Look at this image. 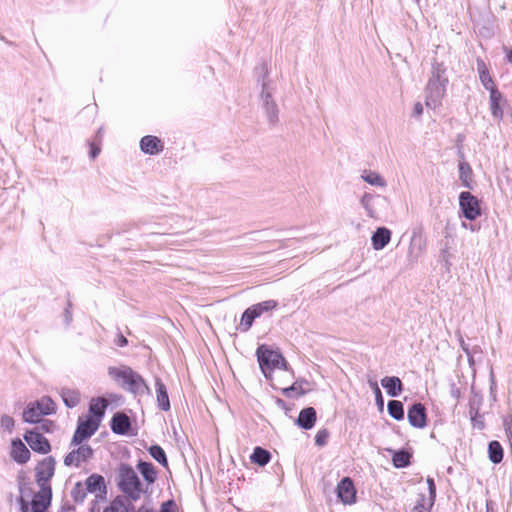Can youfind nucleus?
Here are the masks:
<instances>
[{
  "label": "nucleus",
  "instance_id": "1",
  "mask_svg": "<svg viewBox=\"0 0 512 512\" xmlns=\"http://www.w3.org/2000/svg\"><path fill=\"white\" fill-rule=\"evenodd\" d=\"M38 491H34L28 484L20 487V510L21 512H47L51 504L52 488L51 486H38Z\"/></svg>",
  "mask_w": 512,
  "mask_h": 512
},
{
  "label": "nucleus",
  "instance_id": "2",
  "mask_svg": "<svg viewBox=\"0 0 512 512\" xmlns=\"http://www.w3.org/2000/svg\"><path fill=\"white\" fill-rule=\"evenodd\" d=\"M109 375L115 381L120 383L123 388L134 394L142 392L144 388L149 390L145 380L138 373L134 372L130 367H111L109 368Z\"/></svg>",
  "mask_w": 512,
  "mask_h": 512
},
{
  "label": "nucleus",
  "instance_id": "3",
  "mask_svg": "<svg viewBox=\"0 0 512 512\" xmlns=\"http://www.w3.org/2000/svg\"><path fill=\"white\" fill-rule=\"evenodd\" d=\"M118 486L123 493L133 500H138L143 493L139 477L129 465L122 464L120 466Z\"/></svg>",
  "mask_w": 512,
  "mask_h": 512
},
{
  "label": "nucleus",
  "instance_id": "4",
  "mask_svg": "<svg viewBox=\"0 0 512 512\" xmlns=\"http://www.w3.org/2000/svg\"><path fill=\"white\" fill-rule=\"evenodd\" d=\"M260 368L266 378H270L271 373L276 369L286 366V361L278 351L270 349L267 345H260L256 351Z\"/></svg>",
  "mask_w": 512,
  "mask_h": 512
},
{
  "label": "nucleus",
  "instance_id": "5",
  "mask_svg": "<svg viewBox=\"0 0 512 512\" xmlns=\"http://www.w3.org/2000/svg\"><path fill=\"white\" fill-rule=\"evenodd\" d=\"M56 412V404L48 397L43 396L39 400L31 402L23 411V421L27 423H39L43 416Z\"/></svg>",
  "mask_w": 512,
  "mask_h": 512
},
{
  "label": "nucleus",
  "instance_id": "6",
  "mask_svg": "<svg viewBox=\"0 0 512 512\" xmlns=\"http://www.w3.org/2000/svg\"><path fill=\"white\" fill-rule=\"evenodd\" d=\"M55 473V460L53 457L42 459L35 467V480L38 486H51L50 480Z\"/></svg>",
  "mask_w": 512,
  "mask_h": 512
},
{
  "label": "nucleus",
  "instance_id": "7",
  "mask_svg": "<svg viewBox=\"0 0 512 512\" xmlns=\"http://www.w3.org/2000/svg\"><path fill=\"white\" fill-rule=\"evenodd\" d=\"M24 440L34 452L39 454H48L52 449L49 440L38 429L27 430Z\"/></svg>",
  "mask_w": 512,
  "mask_h": 512
},
{
  "label": "nucleus",
  "instance_id": "8",
  "mask_svg": "<svg viewBox=\"0 0 512 512\" xmlns=\"http://www.w3.org/2000/svg\"><path fill=\"white\" fill-rule=\"evenodd\" d=\"M459 205L464 217L468 220H475L481 214L479 201L470 192H462L460 194Z\"/></svg>",
  "mask_w": 512,
  "mask_h": 512
},
{
  "label": "nucleus",
  "instance_id": "9",
  "mask_svg": "<svg viewBox=\"0 0 512 512\" xmlns=\"http://www.w3.org/2000/svg\"><path fill=\"white\" fill-rule=\"evenodd\" d=\"M98 427L99 423L97 419H93L91 416H88L85 420H80L74 433L72 443L75 445L82 443L85 439L92 436Z\"/></svg>",
  "mask_w": 512,
  "mask_h": 512
},
{
  "label": "nucleus",
  "instance_id": "10",
  "mask_svg": "<svg viewBox=\"0 0 512 512\" xmlns=\"http://www.w3.org/2000/svg\"><path fill=\"white\" fill-rule=\"evenodd\" d=\"M356 488L351 478H343L337 485V496L344 505H351L356 502Z\"/></svg>",
  "mask_w": 512,
  "mask_h": 512
},
{
  "label": "nucleus",
  "instance_id": "11",
  "mask_svg": "<svg viewBox=\"0 0 512 512\" xmlns=\"http://www.w3.org/2000/svg\"><path fill=\"white\" fill-rule=\"evenodd\" d=\"M93 455V450L89 445H81L77 449L72 450L68 453L64 459L66 466L78 467L82 463L86 462Z\"/></svg>",
  "mask_w": 512,
  "mask_h": 512
},
{
  "label": "nucleus",
  "instance_id": "12",
  "mask_svg": "<svg viewBox=\"0 0 512 512\" xmlns=\"http://www.w3.org/2000/svg\"><path fill=\"white\" fill-rule=\"evenodd\" d=\"M10 457L18 464H26L31 458V452L21 439L16 438L11 441Z\"/></svg>",
  "mask_w": 512,
  "mask_h": 512
},
{
  "label": "nucleus",
  "instance_id": "13",
  "mask_svg": "<svg viewBox=\"0 0 512 512\" xmlns=\"http://www.w3.org/2000/svg\"><path fill=\"white\" fill-rule=\"evenodd\" d=\"M408 421L416 428H424L427 424L426 408L421 403H416L408 410Z\"/></svg>",
  "mask_w": 512,
  "mask_h": 512
},
{
  "label": "nucleus",
  "instance_id": "14",
  "mask_svg": "<svg viewBox=\"0 0 512 512\" xmlns=\"http://www.w3.org/2000/svg\"><path fill=\"white\" fill-rule=\"evenodd\" d=\"M140 149L145 154L156 155L164 150V142L154 135H146L140 140Z\"/></svg>",
  "mask_w": 512,
  "mask_h": 512
},
{
  "label": "nucleus",
  "instance_id": "15",
  "mask_svg": "<svg viewBox=\"0 0 512 512\" xmlns=\"http://www.w3.org/2000/svg\"><path fill=\"white\" fill-rule=\"evenodd\" d=\"M476 63H477V71H478L479 79H480L481 84L484 86V88L486 90H488L489 92L497 90L498 89L497 85H496L493 77L491 76L490 71H489L486 63L484 62V60L481 58H478L476 60Z\"/></svg>",
  "mask_w": 512,
  "mask_h": 512
},
{
  "label": "nucleus",
  "instance_id": "16",
  "mask_svg": "<svg viewBox=\"0 0 512 512\" xmlns=\"http://www.w3.org/2000/svg\"><path fill=\"white\" fill-rule=\"evenodd\" d=\"M489 93L491 114L500 121L504 116L503 106L506 104V99L498 89Z\"/></svg>",
  "mask_w": 512,
  "mask_h": 512
},
{
  "label": "nucleus",
  "instance_id": "17",
  "mask_svg": "<svg viewBox=\"0 0 512 512\" xmlns=\"http://www.w3.org/2000/svg\"><path fill=\"white\" fill-rule=\"evenodd\" d=\"M317 414L313 407H307L300 411L297 424L306 430L312 429L316 423Z\"/></svg>",
  "mask_w": 512,
  "mask_h": 512
},
{
  "label": "nucleus",
  "instance_id": "18",
  "mask_svg": "<svg viewBox=\"0 0 512 512\" xmlns=\"http://www.w3.org/2000/svg\"><path fill=\"white\" fill-rule=\"evenodd\" d=\"M131 427L129 417L124 413H117L111 421V429L114 433L124 435L127 434Z\"/></svg>",
  "mask_w": 512,
  "mask_h": 512
},
{
  "label": "nucleus",
  "instance_id": "19",
  "mask_svg": "<svg viewBox=\"0 0 512 512\" xmlns=\"http://www.w3.org/2000/svg\"><path fill=\"white\" fill-rule=\"evenodd\" d=\"M381 385L386 390L388 395L392 397L400 395L403 391L402 381L396 376L384 377L381 380Z\"/></svg>",
  "mask_w": 512,
  "mask_h": 512
},
{
  "label": "nucleus",
  "instance_id": "20",
  "mask_svg": "<svg viewBox=\"0 0 512 512\" xmlns=\"http://www.w3.org/2000/svg\"><path fill=\"white\" fill-rule=\"evenodd\" d=\"M391 239V232L385 227H380L372 236V245L375 250L383 249Z\"/></svg>",
  "mask_w": 512,
  "mask_h": 512
},
{
  "label": "nucleus",
  "instance_id": "21",
  "mask_svg": "<svg viewBox=\"0 0 512 512\" xmlns=\"http://www.w3.org/2000/svg\"><path fill=\"white\" fill-rule=\"evenodd\" d=\"M85 489L90 493L105 492L104 478L99 474L90 475L85 481Z\"/></svg>",
  "mask_w": 512,
  "mask_h": 512
},
{
  "label": "nucleus",
  "instance_id": "22",
  "mask_svg": "<svg viewBox=\"0 0 512 512\" xmlns=\"http://www.w3.org/2000/svg\"><path fill=\"white\" fill-rule=\"evenodd\" d=\"M155 386H156L158 407L162 411H168L170 409V401H169L168 393H167L164 383L161 381V379L158 378V379H156Z\"/></svg>",
  "mask_w": 512,
  "mask_h": 512
},
{
  "label": "nucleus",
  "instance_id": "23",
  "mask_svg": "<svg viewBox=\"0 0 512 512\" xmlns=\"http://www.w3.org/2000/svg\"><path fill=\"white\" fill-rule=\"evenodd\" d=\"M137 469L148 485L156 481L157 471L152 463L140 461L137 464Z\"/></svg>",
  "mask_w": 512,
  "mask_h": 512
},
{
  "label": "nucleus",
  "instance_id": "24",
  "mask_svg": "<svg viewBox=\"0 0 512 512\" xmlns=\"http://www.w3.org/2000/svg\"><path fill=\"white\" fill-rule=\"evenodd\" d=\"M107 401L104 398L93 399L90 403L89 412L93 419H97L98 423L105 413Z\"/></svg>",
  "mask_w": 512,
  "mask_h": 512
},
{
  "label": "nucleus",
  "instance_id": "25",
  "mask_svg": "<svg viewBox=\"0 0 512 512\" xmlns=\"http://www.w3.org/2000/svg\"><path fill=\"white\" fill-rule=\"evenodd\" d=\"M459 177L464 187L471 188L473 182V171L469 163L465 161L459 163Z\"/></svg>",
  "mask_w": 512,
  "mask_h": 512
},
{
  "label": "nucleus",
  "instance_id": "26",
  "mask_svg": "<svg viewBox=\"0 0 512 512\" xmlns=\"http://www.w3.org/2000/svg\"><path fill=\"white\" fill-rule=\"evenodd\" d=\"M103 512H131L130 503L121 497H117L110 502Z\"/></svg>",
  "mask_w": 512,
  "mask_h": 512
},
{
  "label": "nucleus",
  "instance_id": "27",
  "mask_svg": "<svg viewBox=\"0 0 512 512\" xmlns=\"http://www.w3.org/2000/svg\"><path fill=\"white\" fill-rule=\"evenodd\" d=\"M250 459L252 463L258 464L260 466H265L266 464L269 463L271 459V454L269 451L261 447H256L252 455L250 456Z\"/></svg>",
  "mask_w": 512,
  "mask_h": 512
},
{
  "label": "nucleus",
  "instance_id": "28",
  "mask_svg": "<svg viewBox=\"0 0 512 512\" xmlns=\"http://www.w3.org/2000/svg\"><path fill=\"white\" fill-rule=\"evenodd\" d=\"M489 459L498 464L503 459V449L501 444L498 441H491L488 447Z\"/></svg>",
  "mask_w": 512,
  "mask_h": 512
},
{
  "label": "nucleus",
  "instance_id": "29",
  "mask_svg": "<svg viewBox=\"0 0 512 512\" xmlns=\"http://www.w3.org/2000/svg\"><path fill=\"white\" fill-rule=\"evenodd\" d=\"M258 317L255 309L252 307L247 308L241 317L240 326L243 331H248L252 326L254 320Z\"/></svg>",
  "mask_w": 512,
  "mask_h": 512
},
{
  "label": "nucleus",
  "instance_id": "30",
  "mask_svg": "<svg viewBox=\"0 0 512 512\" xmlns=\"http://www.w3.org/2000/svg\"><path fill=\"white\" fill-rule=\"evenodd\" d=\"M388 412L394 419L402 420L404 418V408L402 402L398 400L389 401Z\"/></svg>",
  "mask_w": 512,
  "mask_h": 512
},
{
  "label": "nucleus",
  "instance_id": "31",
  "mask_svg": "<svg viewBox=\"0 0 512 512\" xmlns=\"http://www.w3.org/2000/svg\"><path fill=\"white\" fill-rule=\"evenodd\" d=\"M277 306H278V302L276 300L270 299V300H266V301L257 303L255 305H252L251 307L253 309H255V312L257 313L258 317H260L263 313L272 311Z\"/></svg>",
  "mask_w": 512,
  "mask_h": 512
},
{
  "label": "nucleus",
  "instance_id": "32",
  "mask_svg": "<svg viewBox=\"0 0 512 512\" xmlns=\"http://www.w3.org/2000/svg\"><path fill=\"white\" fill-rule=\"evenodd\" d=\"M411 455L407 451H398L394 453L392 461L395 467L402 468L410 464Z\"/></svg>",
  "mask_w": 512,
  "mask_h": 512
},
{
  "label": "nucleus",
  "instance_id": "33",
  "mask_svg": "<svg viewBox=\"0 0 512 512\" xmlns=\"http://www.w3.org/2000/svg\"><path fill=\"white\" fill-rule=\"evenodd\" d=\"M149 453L157 462H159L163 466L167 467V465H168L167 457H166L164 450L160 446H158V445L151 446L149 448Z\"/></svg>",
  "mask_w": 512,
  "mask_h": 512
},
{
  "label": "nucleus",
  "instance_id": "34",
  "mask_svg": "<svg viewBox=\"0 0 512 512\" xmlns=\"http://www.w3.org/2000/svg\"><path fill=\"white\" fill-rule=\"evenodd\" d=\"M62 399L66 406L73 408L79 403V394L74 391L64 390L62 392Z\"/></svg>",
  "mask_w": 512,
  "mask_h": 512
},
{
  "label": "nucleus",
  "instance_id": "35",
  "mask_svg": "<svg viewBox=\"0 0 512 512\" xmlns=\"http://www.w3.org/2000/svg\"><path fill=\"white\" fill-rule=\"evenodd\" d=\"M362 178L369 184L376 185V186H384L385 181L383 178L375 172L372 171H365L362 175Z\"/></svg>",
  "mask_w": 512,
  "mask_h": 512
},
{
  "label": "nucleus",
  "instance_id": "36",
  "mask_svg": "<svg viewBox=\"0 0 512 512\" xmlns=\"http://www.w3.org/2000/svg\"><path fill=\"white\" fill-rule=\"evenodd\" d=\"M86 489H85V486L78 482L76 483L73 491H72V497L74 499V501L76 502H81L84 500V498L86 497Z\"/></svg>",
  "mask_w": 512,
  "mask_h": 512
},
{
  "label": "nucleus",
  "instance_id": "37",
  "mask_svg": "<svg viewBox=\"0 0 512 512\" xmlns=\"http://www.w3.org/2000/svg\"><path fill=\"white\" fill-rule=\"evenodd\" d=\"M14 425H15V422H14V419L11 416L6 415V414L1 416L0 426L4 430H6L8 432H11L13 430V428H14Z\"/></svg>",
  "mask_w": 512,
  "mask_h": 512
},
{
  "label": "nucleus",
  "instance_id": "38",
  "mask_svg": "<svg viewBox=\"0 0 512 512\" xmlns=\"http://www.w3.org/2000/svg\"><path fill=\"white\" fill-rule=\"evenodd\" d=\"M40 423V426L36 427L35 429H38V431H40L42 434L43 433H51L54 431V428H55V424L53 421L51 420H44Z\"/></svg>",
  "mask_w": 512,
  "mask_h": 512
},
{
  "label": "nucleus",
  "instance_id": "39",
  "mask_svg": "<svg viewBox=\"0 0 512 512\" xmlns=\"http://www.w3.org/2000/svg\"><path fill=\"white\" fill-rule=\"evenodd\" d=\"M283 394L286 396V397H292L293 396V393H295L296 395L298 396H301L304 394V391L303 389L299 386L297 387L295 384H293L292 386L290 387H287V388H284L282 390Z\"/></svg>",
  "mask_w": 512,
  "mask_h": 512
},
{
  "label": "nucleus",
  "instance_id": "40",
  "mask_svg": "<svg viewBox=\"0 0 512 512\" xmlns=\"http://www.w3.org/2000/svg\"><path fill=\"white\" fill-rule=\"evenodd\" d=\"M328 437L329 433L327 432V430H319L315 436V442L317 445L323 446L326 444Z\"/></svg>",
  "mask_w": 512,
  "mask_h": 512
},
{
  "label": "nucleus",
  "instance_id": "41",
  "mask_svg": "<svg viewBox=\"0 0 512 512\" xmlns=\"http://www.w3.org/2000/svg\"><path fill=\"white\" fill-rule=\"evenodd\" d=\"M127 343H128L127 338H126L124 335L120 334V335L118 336V338H117L116 344H117L118 346H120V347H123V346H126V345H127Z\"/></svg>",
  "mask_w": 512,
  "mask_h": 512
},
{
  "label": "nucleus",
  "instance_id": "42",
  "mask_svg": "<svg viewBox=\"0 0 512 512\" xmlns=\"http://www.w3.org/2000/svg\"><path fill=\"white\" fill-rule=\"evenodd\" d=\"M423 113V106L420 102L414 105V114L420 116Z\"/></svg>",
  "mask_w": 512,
  "mask_h": 512
},
{
  "label": "nucleus",
  "instance_id": "43",
  "mask_svg": "<svg viewBox=\"0 0 512 512\" xmlns=\"http://www.w3.org/2000/svg\"><path fill=\"white\" fill-rule=\"evenodd\" d=\"M173 505L172 501L166 502L162 505L161 512H174L171 509V506Z\"/></svg>",
  "mask_w": 512,
  "mask_h": 512
},
{
  "label": "nucleus",
  "instance_id": "44",
  "mask_svg": "<svg viewBox=\"0 0 512 512\" xmlns=\"http://www.w3.org/2000/svg\"><path fill=\"white\" fill-rule=\"evenodd\" d=\"M373 389H374V391L376 393L377 399L380 400L381 403H382L383 402L382 394H381V391H380V389L378 387V384L376 382L373 384Z\"/></svg>",
  "mask_w": 512,
  "mask_h": 512
},
{
  "label": "nucleus",
  "instance_id": "45",
  "mask_svg": "<svg viewBox=\"0 0 512 512\" xmlns=\"http://www.w3.org/2000/svg\"><path fill=\"white\" fill-rule=\"evenodd\" d=\"M506 58L512 63V48H505Z\"/></svg>",
  "mask_w": 512,
  "mask_h": 512
},
{
  "label": "nucleus",
  "instance_id": "46",
  "mask_svg": "<svg viewBox=\"0 0 512 512\" xmlns=\"http://www.w3.org/2000/svg\"><path fill=\"white\" fill-rule=\"evenodd\" d=\"M429 487L432 492L435 491L434 481L432 479H428Z\"/></svg>",
  "mask_w": 512,
  "mask_h": 512
},
{
  "label": "nucleus",
  "instance_id": "47",
  "mask_svg": "<svg viewBox=\"0 0 512 512\" xmlns=\"http://www.w3.org/2000/svg\"><path fill=\"white\" fill-rule=\"evenodd\" d=\"M92 157H96L97 153H98V150L97 149H92Z\"/></svg>",
  "mask_w": 512,
  "mask_h": 512
},
{
  "label": "nucleus",
  "instance_id": "48",
  "mask_svg": "<svg viewBox=\"0 0 512 512\" xmlns=\"http://www.w3.org/2000/svg\"><path fill=\"white\" fill-rule=\"evenodd\" d=\"M137 512H149L147 509L140 508Z\"/></svg>",
  "mask_w": 512,
  "mask_h": 512
}]
</instances>
